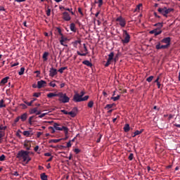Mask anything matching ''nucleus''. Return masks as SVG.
<instances>
[{"instance_id": "nucleus-64", "label": "nucleus", "mask_w": 180, "mask_h": 180, "mask_svg": "<svg viewBox=\"0 0 180 180\" xmlns=\"http://www.w3.org/2000/svg\"><path fill=\"white\" fill-rule=\"evenodd\" d=\"M41 134H43L41 132H37V137L39 139L40 137V136H41Z\"/></svg>"}, {"instance_id": "nucleus-16", "label": "nucleus", "mask_w": 180, "mask_h": 180, "mask_svg": "<svg viewBox=\"0 0 180 180\" xmlns=\"http://www.w3.org/2000/svg\"><path fill=\"white\" fill-rule=\"evenodd\" d=\"M68 39L67 37H64L63 35L60 37V44H61V46H64L65 47H68V45L65 44H63L65 41H67Z\"/></svg>"}, {"instance_id": "nucleus-3", "label": "nucleus", "mask_w": 180, "mask_h": 180, "mask_svg": "<svg viewBox=\"0 0 180 180\" xmlns=\"http://www.w3.org/2000/svg\"><path fill=\"white\" fill-rule=\"evenodd\" d=\"M58 101L61 102V103H68L70 102V97L67 96L66 94L63 92L58 93Z\"/></svg>"}, {"instance_id": "nucleus-50", "label": "nucleus", "mask_w": 180, "mask_h": 180, "mask_svg": "<svg viewBox=\"0 0 180 180\" xmlns=\"http://www.w3.org/2000/svg\"><path fill=\"white\" fill-rule=\"evenodd\" d=\"M34 117V116L30 117L29 121H28L30 124H32V120H33Z\"/></svg>"}, {"instance_id": "nucleus-44", "label": "nucleus", "mask_w": 180, "mask_h": 180, "mask_svg": "<svg viewBox=\"0 0 180 180\" xmlns=\"http://www.w3.org/2000/svg\"><path fill=\"white\" fill-rule=\"evenodd\" d=\"M141 6H143V4H139L136 6L135 11H136V12H139V11H140V8H141Z\"/></svg>"}, {"instance_id": "nucleus-28", "label": "nucleus", "mask_w": 180, "mask_h": 180, "mask_svg": "<svg viewBox=\"0 0 180 180\" xmlns=\"http://www.w3.org/2000/svg\"><path fill=\"white\" fill-rule=\"evenodd\" d=\"M47 57H49V52H44L42 56L44 61H47Z\"/></svg>"}, {"instance_id": "nucleus-59", "label": "nucleus", "mask_w": 180, "mask_h": 180, "mask_svg": "<svg viewBox=\"0 0 180 180\" xmlns=\"http://www.w3.org/2000/svg\"><path fill=\"white\" fill-rule=\"evenodd\" d=\"M77 110H78V108H77V107H75V108L72 109V112H74V113H76V114H77Z\"/></svg>"}, {"instance_id": "nucleus-4", "label": "nucleus", "mask_w": 180, "mask_h": 180, "mask_svg": "<svg viewBox=\"0 0 180 180\" xmlns=\"http://www.w3.org/2000/svg\"><path fill=\"white\" fill-rule=\"evenodd\" d=\"M53 127L55 129V130H58L59 131H64L65 133V136H68V127L63 126V127H60V124L58 123H53Z\"/></svg>"}, {"instance_id": "nucleus-30", "label": "nucleus", "mask_w": 180, "mask_h": 180, "mask_svg": "<svg viewBox=\"0 0 180 180\" xmlns=\"http://www.w3.org/2000/svg\"><path fill=\"white\" fill-rule=\"evenodd\" d=\"M68 115H70L71 117H75L77 116V112H74L72 111L68 112Z\"/></svg>"}, {"instance_id": "nucleus-45", "label": "nucleus", "mask_w": 180, "mask_h": 180, "mask_svg": "<svg viewBox=\"0 0 180 180\" xmlns=\"http://www.w3.org/2000/svg\"><path fill=\"white\" fill-rule=\"evenodd\" d=\"M6 156L5 155H1L0 156V161H5Z\"/></svg>"}, {"instance_id": "nucleus-52", "label": "nucleus", "mask_w": 180, "mask_h": 180, "mask_svg": "<svg viewBox=\"0 0 180 180\" xmlns=\"http://www.w3.org/2000/svg\"><path fill=\"white\" fill-rule=\"evenodd\" d=\"M78 12L82 15V16H84V13H82V9L81 8H78Z\"/></svg>"}, {"instance_id": "nucleus-48", "label": "nucleus", "mask_w": 180, "mask_h": 180, "mask_svg": "<svg viewBox=\"0 0 180 180\" xmlns=\"http://www.w3.org/2000/svg\"><path fill=\"white\" fill-rule=\"evenodd\" d=\"M49 86H52V88H55L56 86V84L55 83H53V82L49 83Z\"/></svg>"}, {"instance_id": "nucleus-27", "label": "nucleus", "mask_w": 180, "mask_h": 180, "mask_svg": "<svg viewBox=\"0 0 180 180\" xmlns=\"http://www.w3.org/2000/svg\"><path fill=\"white\" fill-rule=\"evenodd\" d=\"M54 96H58V94L49 93L47 94L48 98H53Z\"/></svg>"}, {"instance_id": "nucleus-26", "label": "nucleus", "mask_w": 180, "mask_h": 180, "mask_svg": "<svg viewBox=\"0 0 180 180\" xmlns=\"http://www.w3.org/2000/svg\"><path fill=\"white\" fill-rule=\"evenodd\" d=\"M2 108H6V105L5 104V100L1 99L0 101V109H2Z\"/></svg>"}, {"instance_id": "nucleus-33", "label": "nucleus", "mask_w": 180, "mask_h": 180, "mask_svg": "<svg viewBox=\"0 0 180 180\" xmlns=\"http://www.w3.org/2000/svg\"><path fill=\"white\" fill-rule=\"evenodd\" d=\"M30 131H24L22 132L23 135L25 136L26 137H29V136H30Z\"/></svg>"}, {"instance_id": "nucleus-22", "label": "nucleus", "mask_w": 180, "mask_h": 180, "mask_svg": "<svg viewBox=\"0 0 180 180\" xmlns=\"http://www.w3.org/2000/svg\"><path fill=\"white\" fill-rule=\"evenodd\" d=\"M143 131H144L143 129H141L140 131H139V130L135 131L132 137H136V136H139V135L141 134V133H143Z\"/></svg>"}, {"instance_id": "nucleus-54", "label": "nucleus", "mask_w": 180, "mask_h": 180, "mask_svg": "<svg viewBox=\"0 0 180 180\" xmlns=\"http://www.w3.org/2000/svg\"><path fill=\"white\" fill-rule=\"evenodd\" d=\"M115 63L119 60V55H116L115 58H113Z\"/></svg>"}, {"instance_id": "nucleus-37", "label": "nucleus", "mask_w": 180, "mask_h": 180, "mask_svg": "<svg viewBox=\"0 0 180 180\" xmlns=\"http://www.w3.org/2000/svg\"><path fill=\"white\" fill-rule=\"evenodd\" d=\"M61 141V139H51L49 143H60Z\"/></svg>"}, {"instance_id": "nucleus-58", "label": "nucleus", "mask_w": 180, "mask_h": 180, "mask_svg": "<svg viewBox=\"0 0 180 180\" xmlns=\"http://www.w3.org/2000/svg\"><path fill=\"white\" fill-rule=\"evenodd\" d=\"M53 156H51L50 158H49V159L46 160V162H50L53 161Z\"/></svg>"}, {"instance_id": "nucleus-8", "label": "nucleus", "mask_w": 180, "mask_h": 180, "mask_svg": "<svg viewBox=\"0 0 180 180\" xmlns=\"http://www.w3.org/2000/svg\"><path fill=\"white\" fill-rule=\"evenodd\" d=\"M74 102H82V97L79 95V94L75 92L73 96Z\"/></svg>"}, {"instance_id": "nucleus-19", "label": "nucleus", "mask_w": 180, "mask_h": 180, "mask_svg": "<svg viewBox=\"0 0 180 180\" xmlns=\"http://www.w3.org/2000/svg\"><path fill=\"white\" fill-rule=\"evenodd\" d=\"M123 129L125 133H129V131H130V124H125Z\"/></svg>"}, {"instance_id": "nucleus-5", "label": "nucleus", "mask_w": 180, "mask_h": 180, "mask_svg": "<svg viewBox=\"0 0 180 180\" xmlns=\"http://www.w3.org/2000/svg\"><path fill=\"white\" fill-rule=\"evenodd\" d=\"M122 36L124 37V39H122V43H123V44H127V43L130 42V34H129V32H127V30H123Z\"/></svg>"}, {"instance_id": "nucleus-34", "label": "nucleus", "mask_w": 180, "mask_h": 180, "mask_svg": "<svg viewBox=\"0 0 180 180\" xmlns=\"http://www.w3.org/2000/svg\"><path fill=\"white\" fill-rule=\"evenodd\" d=\"M49 130H51V133H52V134H54V133H56V129L54 128V127H49Z\"/></svg>"}, {"instance_id": "nucleus-13", "label": "nucleus", "mask_w": 180, "mask_h": 180, "mask_svg": "<svg viewBox=\"0 0 180 180\" xmlns=\"http://www.w3.org/2000/svg\"><path fill=\"white\" fill-rule=\"evenodd\" d=\"M83 46H84L85 53H82L79 52V51H77V53L78 56L85 57V56H86V54H88V48H86V45L85 44H84Z\"/></svg>"}, {"instance_id": "nucleus-32", "label": "nucleus", "mask_w": 180, "mask_h": 180, "mask_svg": "<svg viewBox=\"0 0 180 180\" xmlns=\"http://www.w3.org/2000/svg\"><path fill=\"white\" fill-rule=\"evenodd\" d=\"M41 179L47 180V175H46V173L41 174Z\"/></svg>"}, {"instance_id": "nucleus-14", "label": "nucleus", "mask_w": 180, "mask_h": 180, "mask_svg": "<svg viewBox=\"0 0 180 180\" xmlns=\"http://www.w3.org/2000/svg\"><path fill=\"white\" fill-rule=\"evenodd\" d=\"M55 75H57V69H55L54 68H51L49 70V77H55Z\"/></svg>"}, {"instance_id": "nucleus-25", "label": "nucleus", "mask_w": 180, "mask_h": 180, "mask_svg": "<svg viewBox=\"0 0 180 180\" xmlns=\"http://www.w3.org/2000/svg\"><path fill=\"white\" fill-rule=\"evenodd\" d=\"M35 101H37V98H33L32 101H31V103H29L27 101H24V103H25V105H27V106H32V105H33V103Z\"/></svg>"}, {"instance_id": "nucleus-11", "label": "nucleus", "mask_w": 180, "mask_h": 180, "mask_svg": "<svg viewBox=\"0 0 180 180\" xmlns=\"http://www.w3.org/2000/svg\"><path fill=\"white\" fill-rule=\"evenodd\" d=\"M168 45H161V42H158V44L155 46L156 50H165V49H168Z\"/></svg>"}, {"instance_id": "nucleus-51", "label": "nucleus", "mask_w": 180, "mask_h": 180, "mask_svg": "<svg viewBox=\"0 0 180 180\" xmlns=\"http://www.w3.org/2000/svg\"><path fill=\"white\" fill-rule=\"evenodd\" d=\"M75 154H79V153H81V150H79V148H75Z\"/></svg>"}, {"instance_id": "nucleus-31", "label": "nucleus", "mask_w": 180, "mask_h": 180, "mask_svg": "<svg viewBox=\"0 0 180 180\" xmlns=\"http://www.w3.org/2000/svg\"><path fill=\"white\" fill-rule=\"evenodd\" d=\"M120 99V95H117L115 97H111V100H112L114 102H116V101H119Z\"/></svg>"}, {"instance_id": "nucleus-2", "label": "nucleus", "mask_w": 180, "mask_h": 180, "mask_svg": "<svg viewBox=\"0 0 180 180\" xmlns=\"http://www.w3.org/2000/svg\"><path fill=\"white\" fill-rule=\"evenodd\" d=\"M158 12L165 16V18H168V13L174 12V8H167V7L159 8Z\"/></svg>"}, {"instance_id": "nucleus-39", "label": "nucleus", "mask_w": 180, "mask_h": 180, "mask_svg": "<svg viewBox=\"0 0 180 180\" xmlns=\"http://www.w3.org/2000/svg\"><path fill=\"white\" fill-rule=\"evenodd\" d=\"M65 11H68V12H70V13H71L72 15H75V13H74V12L72 11V8H65Z\"/></svg>"}, {"instance_id": "nucleus-7", "label": "nucleus", "mask_w": 180, "mask_h": 180, "mask_svg": "<svg viewBox=\"0 0 180 180\" xmlns=\"http://www.w3.org/2000/svg\"><path fill=\"white\" fill-rule=\"evenodd\" d=\"M113 57H115V53L110 52V54L108 55L107 63L105 64V67H109V65H110V63H112Z\"/></svg>"}, {"instance_id": "nucleus-15", "label": "nucleus", "mask_w": 180, "mask_h": 180, "mask_svg": "<svg viewBox=\"0 0 180 180\" xmlns=\"http://www.w3.org/2000/svg\"><path fill=\"white\" fill-rule=\"evenodd\" d=\"M162 33V30H159L158 29H155L153 30L150 31V34H155V36H158L159 34H161Z\"/></svg>"}, {"instance_id": "nucleus-24", "label": "nucleus", "mask_w": 180, "mask_h": 180, "mask_svg": "<svg viewBox=\"0 0 180 180\" xmlns=\"http://www.w3.org/2000/svg\"><path fill=\"white\" fill-rule=\"evenodd\" d=\"M37 110H39V108L37 107H35L34 108H32L30 110V115H33L34 113H37Z\"/></svg>"}, {"instance_id": "nucleus-47", "label": "nucleus", "mask_w": 180, "mask_h": 180, "mask_svg": "<svg viewBox=\"0 0 180 180\" xmlns=\"http://www.w3.org/2000/svg\"><path fill=\"white\" fill-rule=\"evenodd\" d=\"M40 95H41V93H34L33 94V96H35V98H39V96H40Z\"/></svg>"}, {"instance_id": "nucleus-35", "label": "nucleus", "mask_w": 180, "mask_h": 180, "mask_svg": "<svg viewBox=\"0 0 180 180\" xmlns=\"http://www.w3.org/2000/svg\"><path fill=\"white\" fill-rule=\"evenodd\" d=\"M23 74H25V68H21L18 72V75H23Z\"/></svg>"}, {"instance_id": "nucleus-12", "label": "nucleus", "mask_w": 180, "mask_h": 180, "mask_svg": "<svg viewBox=\"0 0 180 180\" xmlns=\"http://www.w3.org/2000/svg\"><path fill=\"white\" fill-rule=\"evenodd\" d=\"M63 19L65 20L66 22H70L71 20V16H70V14L67 12L63 13Z\"/></svg>"}, {"instance_id": "nucleus-18", "label": "nucleus", "mask_w": 180, "mask_h": 180, "mask_svg": "<svg viewBox=\"0 0 180 180\" xmlns=\"http://www.w3.org/2000/svg\"><path fill=\"white\" fill-rule=\"evenodd\" d=\"M82 64L86 65L87 67H90V68H92V67H94V65L92 64V63L89 62V60H84L82 62Z\"/></svg>"}, {"instance_id": "nucleus-63", "label": "nucleus", "mask_w": 180, "mask_h": 180, "mask_svg": "<svg viewBox=\"0 0 180 180\" xmlns=\"http://www.w3.org/2000/svg\"><path fill=\"white\" fill-rule=\"evenodd\" d=\"M62 113H64V115H68V112L65 110H61Z\"/></svg>"}, {"instance_id": "nucleus-43", "label": "nucleus", "mask_w": 180, "mask_h": 180, "mask_svg": "<svg viewBox=\"0 0 180 180\" xmlns=\"http://www.w3.org/2000/svg\"><path fill=\"white\" fill-rule=\"evenodd\" d=\"M88 99H89V96H85L84 97H82V102L88 101Z\"/></svg>"}, {"instance_id": "nucleus-60", "label": "nucleus", "mask_w": 180, "mask_h": 180, "mask_svg": "<svg viewBox=\"0 0 180 180\" xmlns=\"http://www.w3.org/2000/svg\"><path fill=\"white\" fill-rule=\"evenodd\" d=\"M44 156H45V157H51V153H44Z\"/></svg>"}, {"instance_id": "nucleus-46", "label": "nucleus", "mask_w": 180, "mask_h": 180, "mask_svg": "<svg viewBox=\"0 0 180 180\" xmlns=\"http://www.w3.org/2000/svg\"><path fill=\"white\" fill-rule=\"evenodd\" d=\"M51 14V9L48 8V10L46 11L47 16H50Z\"/></svg>"}, {"instance_id": "nucleus-23", "label": "nucleus", "mask_w": 180, "mask_h": 180, "mask_svg": "<svg viewBox=\"0 0 180 180\" xmlns=\"http://www.w3.org/2000/svg\"><path fill=\"white\" fill-rule=\"evenodd\" d=\"M20 119H21L22 122H25L26 119H27V113L25 112L20 117Z\"/></svg>"}, {"instance_id": "nucleus-29", "label": "nucleus", "mask_w": 180, "mask_h": 180, "mask_svg": "<svg viewBox=\"0 0 180 180\" xmlns=\"http://www.w3.org/2000/svg\"><path fill=\"white\" fill-rule=\"evenodd\" d=\"M95 4H98V8H101L102 5H103V0H98V1H95Z\"/></svg>"}, {"instance_id": "nucleus-62", "label": "nucleus", "mask_w": 180, "mask_h": 180, "mask_svg": "<svg viewBox=\"0 0 180 180\" xmlns=\"http://www.w3.org/2000/svg\"><path fill=\"white\" fill-rule=\"evenodd\" d=\"M19 120H20V117H17L15 120V123H18V122H19Z\"/></svg>"}, {"instance_id": "nucleus-36", "label": "nucleus", "mask_w": 180, "mask_h": 180, "mask_svg": "<svg viewBox=\"0 0 180 180\" xmlns=\"http://www.w3.org/2000/svg\"><path fill=\"white\" fill-rule=\"evenodd\" d=\"M67 67H63V68H60L59 70H58V72H60V74H63V72L65 71V70H67Z\"/></svg>"}, {"instance_id": "nucleus-38", "label": "nucleus", "mask_w": 180, "mask_h": 180, "mask_svg": "<svg viewBox=\"0 0 180 180\" xmlns=\"http://www.w3.org/2000/svg\"><path fill=\"white\" fill-rule=\"evenodd\" d=\"M133 158H134V155L133 153H130L128 157V160H129V161H133Z\"/></svg>"}, {"instance_id": "nucleus-6", "label": "nucleus", "mask_w": 180, "mask_h": 180, "mask_svg": "<svg viewBox=\"0 0 180 180\" xmlns=\"http://www.w3.org/2000/svg\"><path fill=\"white\" fill-rule=\"evenodd\" d=\"M115 21H117L118 23L117 25H120L121 27H126V20L122 18V16H119L115 19Z\"/></svg>"}, {"instance_id": "nucleus-41", "label": "nucleus", "mask_w": 180, "mask_h": 180, "mask_svg": "<svg viewBox=\"0 0 180 180\" xmlns=\"http://www.w3.org/2000/svg\"><path fill=\"white\" fill-rule=\"evenodd\" d=\"M112 108H113V105L107 104L105 107V109H108L109 110V109H112Z\"/></svg>"}, {"instance_id": "nucleus-56", "label": "nucleus", "mask_w": 180, "mask_h": 180, "mask_svg": "<svg viewBox=\"0 0 180 180\" xmlns=\"http://www.w3.org/2000/svg\"><path fill=\"white\" fill-rule=\"evenodd\" d=\"M46 115H47V113H42L40 115H39V119H41L43 117H44V116H46Z\"/></svg>"}, {"instance_id": "nucleus-20", "label": "nucleus", "mask_w": 180, "mask_h": 180, "mask_svg": "<svg viewBox=\"0 0 180 180\" xmlns=\"http://www.w3.org/2000/svg\"><path fill=\"white\" fill-rule=\"evenodd\" d=\"M154 26L158 27L157 29L160 30L164 26V22H157Z\"/></svg>"}, {"instance_id": "nucleus-40", "label": "nucleus", "mask_w": 180, "mask_h": 180, "mask_svg": "<svg viewBox=\"0 0 180 180\" xmlns=\"http://www.w3.org/2000/svg\"><path fill=\"white\" fill-rule=\"evenodd\" d=\"M153 79H154V76H150L149 77H148L146 79L147 82H151V81H153Z\"/></svg>"}, {"instance_id": "nucleus-61", "label": "nucleus", "mask_w": 180, "mask_h": 180, "mask_svg": "<svg viewBox=\"0 0 180 180\" xmlns=\"http://www.w3.org/2000/svg\"><path fill=\"white\" fill-rule=\"evenodd\" d=\"M68 148H70V147H71V141H70L69 142L67 143V146Z\"/></svg>"}, {"instance_id": "nucleus-49", "label": "nucleus", "mask_w": 180, "mask_h": 180, "mask_svg": "<svg viewBox=\"0 0 180 180\" xmlns=\"http://www.w3.org/2000/svg\"><path fill=\"white\" fill-rule=\"evenodd\" d=\"M6 129H7L6 126L4 127L3 124L0 125V130H5Z\"/></svg>"}, {"instance_id": "nucleus-9", "label": "nucleus", "mask_w": 180, "mask_h": 180, "mask_svg": "<svg viewBox=\"0 0 180 180\" xmlns=\"http://www.w3.org/2000/svg\"><path fill=\"white\" fill-rule=\"evenodd\" d=\"M47 85V82L44 80H40L37 82V88L38 89H41V88H44Z\"/></svg>"}, {"instance_id": "nucleus-10", "label": "nucleus", "mask_w": 180, "mask_h": 180, "mask_svg": "<svg viewBox=\"0 0 180 180\" xmlns=\"http://www.w3.org/2000/svg\"><path fill=\"white\" fill-rule=\"evenodd\" d=\"M161 43H165L166 46H171V37H167L162 39Z\"/></svg>"}, {"instance_id": "nucleus-57", "label": "nucleus", "mask_w": 180, "mask_h": 180, "mask_svg": "<svg viewBox=\"0 0 180 180\" xmlns=\"http://www.w3.org/2000/svg\"><path fill=\"white\" fill-rule=\"evenodd\" d=\"M20 106H22V109H27V105H26L25 104H20Z\"/></svg>"}, {"instance_id": "nucleus-55", "label": "nucleus", "mask_w": 180, "mask_h": 180, "mask_svg": "<svg viewBox=\"0 0 180 180\" xmlns=\"http://www.w3.org/2000/svg\"><path fill=\"white\" fill-rule=\"evenodd\" d=\"M75 46H77V44H81V40H77L74 43Z\"/></svg>"}, {"instance_id": "nucleus-1", "label": "nucleus", "mask_w": 180, "mask_h": 180, "mask_svg": "<svg viewBox=\"0 0 180 180\" xmlns=\"http://www.w3.org/2000/svg\"><path fill=\"white\" fill-rule=\"evenodd\" d=\"M30 152L27 150H21L18 151L16 155V158L19 161H22V162H25V164H29L30 161H32V158L29 155Z\"/></svg>"}, {"instance_id": "nucleus-53", "label": "nucleus", "mask_w": 180, "mask_h": 180, "mask_svg": "<svg viewBox=\"0 0 180 180\" xmlns=\"http://www.w3.org/2000/svg\"><path fill=\"white\" fill-rule=\"evenodd\" d=\"M58 33H59L60 36L63 37V33L61 32V29L60 28H57Z\"/></svg>"}, {"instance_id": "nucleus-42", "label": "nucleus", "mask_w": 180, "mask_h": 180, "mask_svg": "<svg viewBox=\"0 0 180 180\" xmlns=\"http://www.w3.org/2000/svg\"><path fill=\"white\" fill-rule=\"evenodd\" d=\"M88 108H94V101H91L88 103Z\"/></svg>"}, {"instance_id": "nucleus-21", "label": "nucleus", "mask_w": 180, "mask_h": 180, "mask_svg": "<svg viewBox=\"0 0 180 180\" xmlns=\"http://www.w3.org/2000/svg\"><path fill=\"white\" fill-rule=\"evenodd\" d=\"M70 29L71 32H74V33H75V32H77V28H75V24L74 22H72L70 24Z\"/></svg>"}, {"instance_id": "nucleus-17", "label": "nucleus", "mask_w": 180, "mask_h": 180, "mask_svg": "<svg viewBox=\"0 0 180 180\" xmlns=\"http://www.w3.org/2000/svg\"><path fill=\"white\" fill-rule=\"evenodd\" d=\"M8 79H9V77H6L3 78L0 82V86H4V85H5V84L8 82Z\"/></svg>"}]
</instances>
